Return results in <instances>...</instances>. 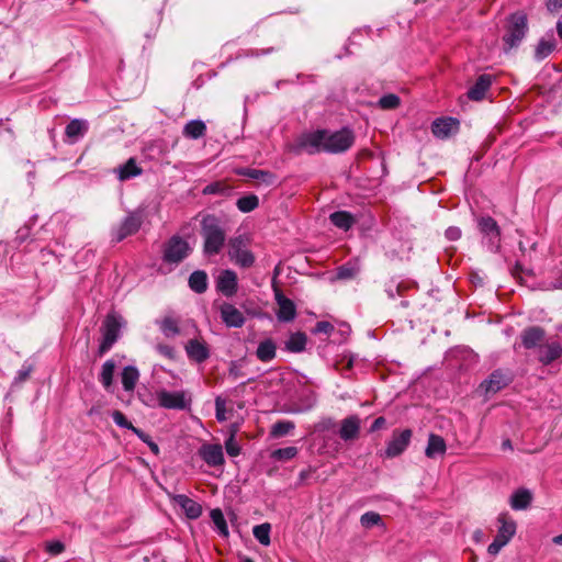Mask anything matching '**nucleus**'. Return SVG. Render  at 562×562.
Wrapping results in <instances>:
<instances>
[{"label": "nucleus", "instance_id": "f257e3e1", "mask_svg": "<svg viewBox=\"0 0 562 562\" xmlns=\"http://www.w3.org/2000/svg\"><path fill=\"white\" fill-rule=\"evenodd\" d=\"M201 236L203 237L204 254L206 256L218 255L226 240L222 221L214 214L205 215L201 221Z\"/></svg>", "mask_w": 562, "mask_h": 562}, {"label": "nucleus", "instance_id": "f03ea898", "mask_svg": "<svg viewBox=\"0 0 562 562\" xmlns=\"http://www.w3.org/2000/svg\"><path fill=\"white\" fill-rule=\"evenodd\" d=\"M528 33L527 14L522 11L512 13L507 18L505 25V34L503 35L504 52L508 53L513 48H517Z\"/></svg>", "mask_w": 562, "mask_h": 562}, {"label": "nucleus", "instance_id": "7ed1b4c3", "mask_svg": "<svg viewBox=\"0 0 562 562\" xmlns=\"http://www.w3.org/2000/svg\"><path fill=\"white\" fill-rule=\"evenodd\" d=\"M121 326V319L116 314L110 313L105 316L101 327L102 340L98 348L99 357H102L104 353H106L117 341Z\"/></svg>", "mask_w": 562, "mask_h": 562}, {"label": "nucleus", "instance_id": "20e7f679", "mask_svg": "<svg viewBox=\"0 0 562 562\" xmlns=\"http://www.w3.org/2000/svg\"><path fill=\"white\" fill-rule=\"evenodd\" d=\"M497 521L499 522L497 535L487 547V552L491 555L498 554L502 548H504L516 533V522L509 518L507 514H501Z\"/></svg>", "mask_w": 562, "mask_h": 562}, {"label": "nucleus", "instance_id": "39448f33", "mask_svg": "<svg viewBox=\"0 0 562 562\" xmlns=\"http://www.w3.org/2000/svg\"><path fill=\"white\" fill-rule=\"evenodd\" d=\"M191 252L189 243L178 235L170 237L164 245L162 261L169 265H179Z\"/></svg>", "mask_w": 562, "mask_h": 562}, {"label": "nucleus", "instance_id": "423d86ee", "mask_svg": "<svg viewBox=\"0 0 562 562\" xmlns=\"http://www.w3.org/2000/svg\"><path fill=\"white\" fill-rule=\"evenodd\" d=\"M228 256L237 266L249 268L255 262V256L248 249V238L238 235L228 240Z\"/></svg>", "mask_w": 562, "mask_h": 562}, {"label": "nucleus", "instance_id": "0eeeda50", "mask_svg": "<svg viewBox=\"0 0 562 562\" xmlns=\"http://www.w3.org/2000/svg\"><path fill=\"white\" fill-rule=\"evenodd\" d=\"M325 153L340 154L347 151L355 143V134L349 127L336 132L326 130Z\"/></svg>", "mask_w": 562, "mask_h": 562}, {"label": "nucleus", "instance_id": "6e6552de", "mask_svg": "<svg viewBox=\"0 0 562 562\" xmlns=\"http://www.w3.org/2000/svg\"><path fill=\"white\" fill-rule=\"evenodd\" d=\"M512 382L513 374L509 370L496 369L480 383L479 391L488 398L508 386Z\"/></svg>", "mask_w": 562, "mask_h": 562}, {"label": "nucleus", "instance_id": "1a4fd4ad", "mask_svg": "<svg viewBox=\"0 0 562 562\" xmlns=\"http://www.w3.org/2000/svg\"><path fill=\"white\" fill-rule=\"evenodd\" d=\"M326 130H317L310 133L302 134L295 145L297 153H306L314 155L324 151L325 153V139Z\"/></svg>", "mask_w": 562, "mask_h": 562}, {"label": "nucleus", "instance_id": "9d476101", "mask_svg": "<svg viewBox=\"0 0 562 562\" xmlns=\"http://www.w3.org/2000/svg\"><path fill=\"white\" fill-rule=\"evenodd\" d=\"M413 432L411 429L394 430L391 440L387 442L381 457L393 459L401 456L408 447Z\"/></svg>", "mask_w": 562, "mask_h": 562}, {"label": "nucleus", "instance_id": "9b49d317", "mask_svg": "<svg viewBox=\"0 0 562 562\" xmlns=\"http://www.w3.org/2000/svg\"><path fill=\"white\" fill-rule=\"evenodd\" d=\"M143 223L142 212H131L113 233V239L117 243L125 239L127 236L134 235L138 232Z\"/></svg>", "mask_w": 562, "mask_h": 562}, {"label": "nucleus", "instance_id": "f8f14e48", "mask_svg": "<svg viewBox=\"0 0 562 562\" xmlns=\"http://www.w3.org/2000/svg\"><path fill=\"white\" fill-rule=\"evenodd\" d=\"M274 299L279 306L277 317L280 322H291L296 316V307L292 300L288 299L279 289H274Z\"/></svg>", "mask_w": 562, "mask_h": 562}, {"label": "nucleus", "instance_id": "ddd939ff", "mask_svg": "<svg viewBox=\"0 0 562 562\" xmlns=\"http://www.w3.org/2000/svg\"><path fill=\"white\" fill-rule=\"evenodd\" d=\"M199 456L210 467H221L224 464L223 448L218 443H204L199 449Z\"/></svg>", "mask_w": 562, "mask_h": 562}, {"label": "nucleus", "instance_id": "4468645a", "mask_svg": "<svg viewBox=\"0 0 562 562\" xmlns=\"http://www.w3.org/2000/svg\"><path fill=\"white\" fill-rule=\"evenodd\" d=\"M480 232L488 238L490 244L496 248L499 247L501 228L497 222L491 216H482L477 221Z\"/></svg>", "mask_w": 562, "mask_h": 562}, {"label": "nucleus", "instance_id": "2eb2a0df", "mask_svg": "<svg viewBox=\"0 0 562 562\" xmlns=\"http://www.w3.org/2000/svg\"><path fill=\"white\" fill-rule=\"evenodd\" d=\"M459 131V121L454 117L436 119L431 124V132L438 138H448Z\"/></svg>", "mask_w": 562, "mask_h": 562}, {"label": "nucleus", "instance_id": "dca6fc26", "mask_svg": "<svg viewBox=\"0 0 562 562\" xmlns=\"http://www.w3.org/2000/svg\"><path fill=\"white\" fill-rule=\"evenodd\" d=\"M158 403L167 409H184L187 400L183 392L160 391L157 394Z\"/></svg>", "mask_w": 562, "mask_h": 562}, {"label": "nucleus", "instance_id": "f3484780", "mask_svg": "<svg viewBox=\"0 0 562 562\" xmlns=\"http://www.w3.org/2000/svg\"><path fill=\"white\" fill-rule=\"evenodd\" d=\"M521 345L526 349L541 347L546 339V330L540 326H530L520 334Z\"/></svg>", "mask_w": 562, "mask_h": 562}, {"label": "nucleus", "instance_id": "a211bd4d", "mask_svg": "<svg viewBox=\"0 0 562 562\" xmlns=\"http://www.w3.org/2000/svg\"><path fill=\"white\" fill-rule=\"evenodd\" d=\"M221 318L227 327L240 328L244 326L246 318L244 314L233 304L224 303L221 308Z\"/></svg>", "mask_w": 562, "mask_h": 562}, {"label": "nucleus", "instance_id": "6ab92c4d", "mask_svg": "<svg viewBox=\"0 0 562 562\" xmlns=\"http://www.w3.org/2000/svg\"><path fill=\"white\" fill-rule=\"evenodd\" d=\"M361 420L358 415H350L341 420L339 437L344 441H352L358 439L360 434Z\"/></svg>", "mask_w": 562, "mask_h": 562}, {"label": "nucleus", "instance_id": "aec40b11", "mask_svg": "<svg viewBox=\"0 0 562 562\" xmlns=\"http://www.w3.org/2000/svg\"><path fill=\"white\" fill-rule=\"evenodd\" d=\"M216 289L225 296H233L238 289L237 274L233 270H224L217 278Z\"/></svg>", "mask_w": 562, "mask_h": 562}, {"label": "nucleus", "instance_id": "412c9836", "mask_svg": "<svg viewBox=\"0 0 562 562\" xmlns=\"http://www.w3.org/2000/svg\"><path fill=\"white\" fill-rule=\"evenodd\" d=\"M172 501L183 509L189 519H198L202 515V506L184 494L173 495Z\"/></svg>", "mask_w": 562, "mask_h": 562}, {"label": "nucleus", "instance_id": "4be33fe9", "mask_svg": "<svg viewBox=\"0 0 562 562\" xmlns=\"http://www.w3.org/2000/svg\"><path fill=\"white\" fill-rule=\"evenodd\" d=\"M493 76L488 74L480 75L475 83L469 89L468 97L473 101H481L484 99L486 92L491 88Z\"/></svg>", "mask_w": 562, "mask_h": 562}, {"label": "nucleus", "instance_id": "5701e85b", "mask_svg": "<svg viewBox=\"0 0 562 562\" xmlns=\"http://www.w3.org/2000/svg\"><path fill=\"white\" fill-rule=\"evenodd\" d=\"M184 348L189 359L198 363L204 362L210 357V349L206 344L198 339H190Z\"/></svg>", "mask_w": 562, "mask_h": 562}, {"label": "nucleus", "instance_id": "b1692460", "mask_svg": "<svg viewBox=\"0 0 562 562\" xmlns=\"http://www.w3.org/2000/svg\"><path fill=\"white\" fill-rule=\"evenodd\" d=\"M88 130L89 123L86 120H71L65 128V135L68 138V143H76L78 139L82 138L87 134Z\"/></svg>", "mask_w": 562, "mask_h": 562}, {"label": "nucleus", "instance_id": "393cba45", "mask_svg": "<svg viewBox=\"0 0 562 562\" xmlns=\"http://www.w3.org/2000/svg\"><path fill=\"white\" fill-rule=\"evenodd\" d=\"M156 324L159 326L160 331L167 338H171L180 335V318L175 315L167 314L161 319L156 321Z\"/></svg>", "mask_w": 562, "mask_h": 562}, {"label": "nucleus", "instance_id": "a878e982", "mask_svg": "<svg viewBox=\"0 0 562 562\" xmlns=\"http://www.w3.org/2000/svg\"><path fill=\"white\" fill-rule=\"evenodd\" d=\"M114 173L120 181H126L140 176L143 173V169L137 165L136 159L131 157L125 164L116 167L114 169Z\"/></svg>", "mask_w": 562, "mask_h": 562}, {"label": "nucleus", "instance_id": "bb28decb", "mask_svg": "<svg viewBox=\"0 0 562 562\" xmlns=\"http://www.w3.org/2000/svg\"><path fill=\"white\" fill-rule=\"evenodd\" d=\"M562 356V346L557 342H550L546 345L544 347H540L538 360L544 364L548 366L559 359Z\"/></svg>", "mask_w": 562, "mask_h": 562}, {"label": "nucleus", "instance_id": "cd10ccee", "mask_svg": "<svg viewBox=\"0 0 562 562\" xmlns=\"http://www.w3.org/2000/svg\"><path fill=\"white\" fill-rule=\"evenodd\" d=\"M447 450V445L445 439L436 434H430L428 437L427 447L425 449V454L427 458L435 459L438 456H443Z\"/></svg>", "mask_w": 562, "mask_h": 562}, {"label": "nucleus", "instance_id": "c85d7f7f", "mask_svg": "<svg viewBox=\"0 0 562 562\" xmlns=\"http://www.w3.org/2000/svg\"><path fill=\"white\" fill-rule=\"evenodd\" d=\"M532 494L527 488H519L510 496V507L514 510H524L529 507Z\"/></svg>", "mask_w": 562, "mask_h": 562}, {"label": "nucleus", "instance_id": "c756f323", "mask_svg": "<svg viewBox=\"0 0 562 562\" xmlns=\"http://www.w3.org/2000/svg\"><path fill=\"white\" fill-rule=\"evenodd\" d=\"M277 346L276 342L268 338L259 342L256 356L262 362H269L276 358Z\"/></svg>", "mask_w": 562, "mask_h": 562}, {"label": "nucleus", "instance_id": "7c9ffc66", "mask_svg": "<svg viewBox=\"0 0 562 562\" xmlns=\"http://www.w3.org/2000/svg\"><path fill=\"white\" fill-rule=\"evenodd\" d=\"M138 379L139 371L134 366H126L121 373L122 385L126 392L134 391Z\"/></svg>", "mask_w": 562, "mask_h": 562}, {"label": "nucleus", "instance_id": "2f4dec72", "mask_svg": "<svg viewBox=\"0 0 562 562\" xmlns=\"http://www.w3.org/2000/svg\"><path fill=\"white\" fill-rule=\"evenodd\" d=\"M207 274L205 271L196 270L190 274L189 286L193 292L202 294L207 290Z\"/></svg>", "mask_w": 562, "mask_h": 562}, {"label": "nucleus", "instance_id": "473e14b6", "mask_svg": "<svg viewBox=\"0 0 562 562\" xmlns=\"http://www.w3.org/2000/svg\"><path fill=\"white\" fill-rule=\"evenodd\" d=\"M329 220L336 227L348 231L356 223L355 217L347 211H336L329 215Z\"/></svg>", "mask_w": 562, "mask_h": 562}, {"label": "nucleus", "instance_id": "72a5a7b5", "mask_svg": "<svg viewBox=\"0 0 562 562\" xmlns=\"http://www.w3.org/2000/svg\"><path fill=\"white\" fill-rule=\"evenodd\" d=\"M307 336L303 331H296L290 335L285 341V349L290 352L299 353L305 350Z\"/></svg>", "mask_w": 562, "mask_h": 562}, {"label": "nucleus", "instance_id": "f704fd0d", "mask_svg": "<svg viewBox=\"0 0 562 562\" xmlns=\"http://www.w3.org/2000/svg\"><path fill=\"white\" fill-rule=\"evenodd\" d=\"M206 125L201 120H192L183 127V135L191 139H198L205 135Z\"/></svg>", "mask_w": 562, "mask_h": 562}, {"label": "nucleus", "instance_id": "c9c22d12", "mask_svg": "<svg viewBox=\"0 0 562 562\" xmlns=\"http://www.w3.org/2000/svg\"><path fill=\"white\" fill-rule=\"evenodd\" d=\"M295 428V424L292 420H278L270 429V436L272 438H282L289 435Z\"/></svg>", "mask_w": 562, "mask_h": 562}, {"label": "nucleus", "instance_id": "e433bc0d", "mask_svg": "<svg viewBox=\"0 0 562 562\" xmlns=\"http://www.w3.org/2000/svg\"><path fill=\"white\" fill-rule=\"evenodd\" d=\"M555 48L554 40H540L536 49H535V58L537 60H543L547 58Z\"/></svg>", "mask_w": 562, "mask_h": 562}, {"label": "nucleus", "instance_id": "4c0bfd02", "mask_svg": "<svg viewBox=\"0 0 562 562\" xmlns=\"http://www.w3.org/2000/svg\"><path fill=\"white\" fill-rule=\"evenodd\" d=\"M115 370V362L113 360H106L100 373V382L104 389L109 390L113 382V375Z\"/></svg>", "mask_w": 562, "mask_h": 562}, {"label": "nucleus", "instance_id": "58836bf2", "mask_svg": "<svg viewBox=\"0 0 562 562\" xmlns=\"http://www.w3.org/2000/svg\"><path fill=\"white\" fill-rule=\"evenodd\" d=\"M210 517H211L213 524L215 525L218 533L222 537H228V535H229L228 527H227L225 517L223 515V512L220 508H214L211 510Z\"/></svg>", "mask_w": 562, "mask_h": 562}, {"label": "nucleus", "instance_id": "ea45409f", "mask_svg": "<svg viewBox=\"0 0 562 562\" xmlns=\"http://www.w3.org/2000/svg\"><path fill=\"white\" fill-rule=\"evenodd\" d=\"M241 175L255 180H260L267 184H271L274 181L273 173L266 170L247 168L241 172Z\"/></svg>", "mask_w": 562, "mask_h": 562}, {"label": "nucleus", "instance_id": "a19ab883", "mask_svg": "<svg viewBox=\"0 0 562 562\" xmlns=\"http://www.w3.org/2000/svg\"><path fill=\"white\" fill-rule=\"evenodd\" d=\"M236 205L239 211L248 213L254 211L259 205V199L255 194H248L237 200Z\"/></svg>", "mask_w": 562, "mask_h": 562}, {"label": "nucleus", "instance_id": "79ce46f5", "mask_svg": "<svg viewBox=\"0 0 562 562\" xmlns=\"http://www.w3.org/2000/svg\"><path fill=\"white\" fill-rule=\"evenodd\" d=\"M360 271V267L357 262H347L337 268V278L341 280L352 279Z\"/></svg>", "mask_w": 562, "mask_h": 562}, {"label": "nucleus", "instance_id": "37998d69", "mask_svg": "<svg viewBox=\"0 0 562 562\" xmlns=\"http://www.w3.org/2000/svg\"><path fill=\"white\" fill-rule=\"evenodd\" d=\"M270 530L271 526L268 522L257 525L252 529L254 537L258 540L259 543L263 546L270 544Z\"/></svg>", "mask_w": 562, "mask_h": 562}, {"label": "nucleus", "instance_id": "c03bdc74", "mask_svg": "<svg viewBox=\"0 0 562 562\" xmlns=\"http://www.w3.org/2000/svg\"><path fill=\"white\" fill-rule=\"evenodd\" d=\"M361 526L370 529L374 526L383 525L380 514L375 512H367L360 517Z\"/></svg>", "mask_w": 562, "mask_h": 562}, {"label": "nucleus", "instance_id": "a18cd8bd", "mask_svg": "<svg viewBox=\"0 0 562 562\" xmlns=\"http://www.w3.org/2000/svg\"><path fill=\"white\" fill-rule=\"evenodd\" d=\"M400 98L394 93L384 94L379 99V106L384 110H393L400 105Z\"/></svg>", "mask_w": 562, "mask_h": 562}, {"label": "nucleus", "instance_id": "49530a36", "mask_svg": "<svg viewBox=\"0 0 562 562\" xmlns=\"http://www.w3.org/2000/svg\"><path fill=\"white\" fill-rule=\"evenodd\" d=\"M297 454L296 447H285L277 449L272 452V458L279 461H286L293 459Z\"/></svg>", "mask_w": 562, "mask_h": 562}, {"label": "nucleus", "instance_id": "de8ad7c7", "mask_svg": "<svg viewBox=\"0 0 562 562\" xmlns=\"http://www.w3.org/2000/svg\"><path fill=\"white\" fill-rule=\"evenodd\" d=\"M229 189L226 186H224V183L217 181V182H213V183H210L206 187H204V189L202 190V193L205 195H210V194L223 195Z\"/></svg>", "mask_w": 562, "mask_h": 562}, {"label": "nucleus", "instance_id": "09e8293b", "mask_svg": "<svg viewBox=\"0 0 562 562\" xmlns=\"http://www.w3.org/2000/svg\"><path fill=\"white\" fill-rule=\"evenodd\" d=\"M112 418H113V422L119 427H122V428H125V429H128L132 431H133V428H135V426H133V424L130 420H127V418L121 411H113Z\"/></svg>", "mask_w": 562, "mask_h": 562}, {"label": "nucleus", "instance_id": "8fccbe9b", "mask_svg": "<svg viewBox=\"0 0 562 562\" xmlns=\"http://www.w3.org/2000/svg\"><path fill=\"white\" fill-rule=\"evenodd\" d=\"M225 449L228 456L237 457L240 453V446L235 440V435L231 434V436L225 440Z\"/></svg>", "mask_w": 562, "mask_h": 562}, {"label": "nucleus", "instance_id": "3c124183", "mask_svg": "<svg viewBox=\"0 0 562 562\" xmlns=\"http://www.w3.org/2000/svg\"><path fill=\"white\" fill-rule=\"evenodd\" d=\"M274 52V47H268L265 49H258V48H248L240 53V56H244L246 58H258L263 55H268Z\"/></svg>", "mask_w": 562, "mask_h": 562}, {"label": "nucleus", "instance_id": "603ef678", "mask_svg": "<svg viewBox=\"0 0 562 562\" xmlns=\"http://www.w3.org/2000/svg\"><path fill=\"white\" fill-rule=\"evenodd\" d=\"M215 416L218 422L226 420V401L221 396L215 398Z\"/></svg>", "mask_w": 562, "mask_h": 562}, {"label": "nucleus", "instance_id": "864d4df0", "mask_svg": "<svg viewBox=\"0 0 562 562\" xmlns=\"http://www.w3.org/2000/svg\"><path fill=\"white\" fill-rule=\"evenodd\" d=\"M45 550L50 555H58L65 551V544L59 540L48 541L45 543Z\"/></svg>", "mask_w": 562, "mask_h": 562}, {"label": "nucleus", "instance_id": "5fc2aeb1", "mask_svg": "<svg viewBox=\"0 0 562 562\" xmlns=\"http://www.w3.org/2000/svg\"><path fill=\"white\" fill-rule=\"evenodd\" d=\"M156 350L164 356L165 358L169 360L176 359V350L172 346L166 345V344H158L156 346Z\"/></svg>", "mask_w": 562, "mask_h": 562}, {"label": "nucleus", "instance_id": "6e6d98bb", "mask_svg": "<svg viewBox=\"0 0 562 562\" xmlns=\"http://www.w3.org/2000/svg\"><path fill=\"white\" fill-rule=\"evenodd\" d=\"M333 331H334L333 324H330L329 322H326V321L317 322L313 329L314 334L330 335Z\"/></svg>", "mask_w": 562, "mask_h": 562}, {"label": "nucleus", "instance_id": "4d7b16f0", "mask_svg": "<svg viewBox=\"0 0 562 562\" xmlns=\"http://www.w3.org/2000/svg\"><path fill=\"white\" fill-rule=\"evenodd\" d=\"M32 369L33 368L31 364H23V367L18 371L14 382L22 383L26 381L32 372Z\"/></svg>", "mask_w": 562, "mask_h": 562}, {"label": "nucleus", "instance_id": "13d9d810", "mask_svg": "<svg viewBox=\"0 0 562 562\" xmlns=\"http://www.w3.org/2000/svg\"><path fill=\"white\" fill-rule=\"evenodd\" d=\"M461 235V229L457 226H450L445 232V236L452 241L460 239Z\"/></svg>", "mask_w": 562, "mask_h": 562}, {"label": "nucleus", "instance_id": "bf43d9fd", "mask_svg": "<svg viewBox=\"0 0 562 562\" xmlns=\"http://www.w3.org/2000/svg\"><path fill=\"white\" fill-rule=\"evenodd\" d=\"M385 424H386V419L383 416H380L374 419L369 431L374 432V431L381 429L382 427H384Z\"/></svg>", "mask_w": 562, "mask_h": 562}, {"label": "nucleus", "instance_id": "052dcab7", "mask_svg": "<svg viewBox=\"0 0 562 562\" xmlns=\"http://www.w3.org/2000/svg\"><path fill=\"white\" fill-rule=\"evenodd\" d=\"M547 8L550 12H557L562 8V0H548Z\"/></svg>", "mask_w": 562, "mask_h": 562}, {"label": "nucleus", "instance_id": "680f3d73", "mask_svg": "<svg viewBox=\"0 0 562 562\" xmlns=\"http://www.w3.org/2000/svg\"><path fill=\"white\" fill-rule=\"evenodd\" d=\"M133 432L146 445L151 440L148 434L144 432L142 429L137 427L133 428Z\"/></svg>", "mask_w": 562, "mask_h": 562}, {"label": "nucleus", "instance_id": "e2e57ef3", "mask_svg": "<svg viewBox=\"0 0 562 562\" xmlns=\"http://www.w3.org/2000/svg\"><path fill=\"white\" fill-rule=\"evenodd\" d=\"M147 446L149 447L150 451H151L154 454H156V456H158V454H159V447H158V445H157L156 442H154L153 440H150V441L147 443Z\"/></svg>", "mask_w": 562, "mask_h": 562}, {"label": "nucleus", "instance_id": "0e129e2a", "mask_svg": "<svg viewBox=\"0 0 562 562\" xmlns=\"http://www.w3.org/2000/svg\"><path fill=\"white\" fill-rule=\"evenodd\" d=\"M503 449H513L512 441L509 439H506L502 443Z\"/></svg>", "mask_w": 562, "mask_h": 562}, {"label": "nucleus", "instance_id": "69168bd1", "mask_svg": "<svg viewBox=\"0 0 562 562\" xmlns=\"http://www.w3.org/2000/svg\"><path fill=\"white\" fill-rule=\"evenodd\" d=\"M229 374L233 375L234 378H238L240 375V372L236 368H231L229 369Z\"/></svg>", "mask_w": 562, "mask_h": 562}, {"label": "nucleus", "instance_id": "338daca9", "mask_svg": "<svg viewBox=\"0 0 562 562\" xmlns=\"http://www.w3.org/2000/svg\"><path fill=\"white\" fill-rule=\"evenodd\" d=\"M552 541H553V543H555V544L562 546V533H561V535L555 536V537L552 539Z\"/></svg>", "mask_w": 562, "mask_h": 562}, {"label": "nucleus", "instance_id": "774afa93", "mask_svg": "<svg viewBox=\"0 0 562 562\" xmlns=\"http://www.w3.org/2000/svg\"><path fill=\"white\" fill-rule=\"evenodd\" d=\"M557 32H558V35L560 36V38H562V21H559L557 23Z\"/></svg>", "mask_w": 562, "mask_h": 562}]
</instances>
